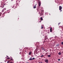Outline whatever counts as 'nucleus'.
<instances>
[{
  "instance_id": "obj_38",
  "label": "nucleus",
  "mask_w": 63,
  "mask_h": 63,
  "mask_svg": "<svg viewBox=\"0 0 63 63\" xmlns=\"http://www.w3.org/2000/svg\"><path fill=\"white\" fill-rule=\"evenodd\" d=\"M26 63H29L27 62Z\"/></svg>"
},
{
  "instance_id": "obj_42",
  "label": "nucleus",
  "mask_w": 63,
  "mask_h": 63,
  "mask_svg": "<svg viewBox=\"0 0 63 63\" xmlns=\"http://www.w3.org/2000/svg\"><path fill=\"white\" fill-rule=\"evenodd\" d=\"M21 59H22V58Z\"/></svg>"
},
{
  "instance_id": "obj_26",
  "label": "nucleus",
  "mask_w": 63,
  "mask_h": 63,
  "mask_svg": "<svg viewBox=\"0 0 63 63\" xmlns=\"http://www.w3.org/2000/svg\"><path fill=\"white\" fill-rule=\"evenodd\" d=\"M58 60L59 61H60V59H58Z\"/></svg>"
},
{
  "instance_id": "obj_32",
  "label": "nucleus",
  "mask_w": 63,
  "mask_h": 63,
  "mask_svg": "<svg viewBox=\"0 0 63 63\" xmlns=\"http://www.w3.org/2000/svg\"><path fill=\"white\" fill-rule=\"evenodd\" d=\"M62 10H61L60 12H62Z\"/></svg>"
},
{
  "instance_id": "obj_14",
  "label": "nucleus",
  "mask_w": 63,
  "mask_h": 63,
  "mask_svg": "<svg viewBox=\"0 0 63 63\" xmlns=\"http://www.w3.org/2000/svg\"><path fill=\"white\" fill-rule=\"evenodd\" d=\"M37 12H40V10H39V9H37Z\"/></svg>"
},
{
  "instance_id": "obj_28",
  "label": "nucleus",
  "mask_w": 63,
  "mask_h": 63,
  "mask_svg": "<svg viewBox=\"0 0 63 63\" xmlns=\"http://www.w3.org/2000/svg\"><path fill=\"white\" fill-rule=\"evenodd\" d=\"M14 6H13L12 7V8H14Z\"/></svg>"
},
{
  "instance_id": "obj_40",
  "label": "nucleus",
  "mask_w": 63,
  "mask_h": 63,
  "mask_svg": "<svg viewBox=\"0 0 63 63\" xmlns=\"http://www.w3.org/2000/svg\"><path fill=\"white\" fill-rule=\"evenodd\" d=\"M59 27V28H60V27Z\"/></svg>"
},
{
  "instance_id": "obj_11",
  "label": "nucleus",
  "mask_w": 63,
  "mask_h": 63,
  "mask_svg": "<svg viewBox=\"0 0 63 63\" xmlns=\"http://www.w3.org/2000/svg\"><path fill=\"white\" fill-rule=\"evenodd\" d=\"M59 46V44H57L56 45V46H57L58 47V46Z\"/></svg>"
},
{
  "instance_id": "obj_27",
  "label": "nucleus",
  "mask_w": 63,
  "mask_h": 63,
  "mask_svg": "<svg viewBox=\"0 0 63 63\" xmlns=\"http://www.w3.org/2000/svg\"><path fill=\"white\" fill-rule=\"evenodd\" d=\"M46 39H48V38H47V37L46 38Z\"/></svg>"
},
{
  "instance_id": "obj_23",
  "label": "nucleus",
  "mask_w": 63,
  "mask_h": 63,
  "mask_svg": "<svg viewBox=\"0 0 63 63\" xmlns=\"http://www.w3.org/2000/svg\"><path fill=\"white\" fill-rule=\"evenodd\" d=\"M7 59H10V58H7Z\"/></svg>"
},
{
  "instance_id": "obj_13",
  "label": "nucleus",
  "mask_w": 63,
  "mask_h": 63,
  "mask_svg": "<svg viewBox=\"0 0 63 63\" xmlns=\"http://www.w3.org/2000/svg\"><path fill=\"white\" fill-rule=\"evenodd\" d=\"M58 54H59V55H61V52H59L58 53Z\"/></svg>"
},
{
  "instance_id": "obj_16",
  "label": "nucleus",
  "mask_w": 63,
  "mask_h": 63,
  "mask_svg": "<svg viewBox=\"0 0 63 63\" xmlns=\"http://www.w3.org/2000/svg\"><path fill=\"white\" fill-rule=\"evenodd\" d=\"M0 7H1L2 8H3V6H0Z\"/></svg>"
},
{
  "instance_id": "obj_18",
  "label": "nucleus",
  "mask_w": 63,
  "mask_h": 63,
  "mask_svg": "<svg viewBox=\"0 0 63 63\" xmlns=\"http://www.w3.org/2000/svg\"><path fill=\"white\" fill-rule=\"evenodd\" d=\"M11 60H12V61H13V59H12V58H11Z\"/></svg>"
},
{
  "instance_id": "obj_43",
  "label": "nucleus",
  "mask_w": 63,
  "mask_h": 63,
  "mask_svg": "<svg viewBox=\"0 0 63 63\" xmlns=\"http://www.w3.org/2000/svg\"><path fill=\"white\" fill-rule=\"evenodd\" d=\"M49 14V15H50V14Z\"/></svg>"
},
{
  "instance_id": "obj_20",
  "label": "nucleus",
  "mask_w": 63,
  "mask_h": 63,
  "mask_svg": "<svg viewBox=\"0 0 63 63\" xmlns=\"http://www.w3.org/2000/svg\"><path fill=\"white\" fill-rule=\"evenodd\" d=\"M11 61V60H9L8 61V62H10V61Z\"/></svg>"
},
{
  "instance_id": "obj_3",
  "label": "nucleus",
  "mask_w": 63,
  "mask_h": 63,
  "mask_svg": "<svg viewBox=\"0 0 63 63\" xmlns=\"http://www.w3.org/2000/svg\"><path fill=\"white\" fill-rule=\"evenodd\" d=\"M37 5V4H36V5H35V6H33V9H36V6H36Z\"/></svg>"
},
{
  "instance_id": "obj_30",
  "label": "nucleus",
  "mask_w": 63,
  "mask_h": 63,
  "mask_svg": "<svg viewBox=\"0 0 63 63\" xmlns=\"http://www.w3.org/2000/svg\"><path fill=\"white\" fill-rule=\"evenodd\" d=\"M1 13H0V16H1Z\"/></svg>"
},
{
  "instance_id": "obj_24",
  "label": "nucleus",
  "mask_w": 63,
  "mask_h": 63,
  "mask_svg": "<svg viewBox=\"0 0 63 63\" xmlns=\"http://www.w3.org/2000/svg\"><path fill=\"white\" fill-rule=\"evenodd\" d=\"M60 23H58V25H59V24H60Z\"/></svg>"
},
{
  "instance_id": "obj_39",
  "label": "nucleus",
  "mask_w": 63,
  "mask_h": 63,
  "mask_svg": "<svg viewBox=\"0 0 63 63\" xmlns=\"http://www.w3.org/2000/svg\"><path fill=\"white\" fill-rule=\"evenodd\" d=\"M42 26H43V25H42L41 26V27H42Z\"/></svg>"
},
{
  "instance_id": "obj_36",
  "label": "nucleus",
  "mask_w": 63,
  "mask_h": 63,
  "mask_svg": "<svg viewBox=\"0 0 63 63\" xmlns=\"http://www.w3.org/2000/svg\"><path fill=\"white\" fill-rule=\"evenodd\" d=\"M39 22H41V21H39Z\"/></svg>"
},
{
  "instance_id": "obj_1",
  "label": "nucleus",
  "mask_w": 63,
  "mask_h": 63,
  "mask_svg": "<svg viewBox=\"0 0 63 63\" xmlns=\"http://www.w3.org/2000/svg\"><path fill=\"white\" fill-rule=\"evenodd\" d=\"M62 7L61 6H59V10L61 11V10H62Z\"/></svg>"
},
{
  "instance_id": "obj_9",
  "label": "nucleus",
  "mask_w": 63,
  "mask_h": 63,
  "mask_svg": "<svg viewBox=\"0 0 63 63\" xmlns=\"http://www.w3.org/2000/svg\"><path fill=\"white\" fill-rule=\"evenodd\" d=\"M40 19L41 21H42L43 20V18L42 17H40Z\"/></svg>"
},
{
  "instance_id": "obj_2",
  "label": "nucleus",
  "mask_w": 63,
  "mask_h": 63,
  "mask_svg": "<svg viewBox=\"0 0 63 63\" xmlns=\"http://www.w3.org/2000/svg\"><path fill=\"white\" fill-rule=\"evenodd\" d=\"M1 5H3V6H4V5H6V3H5V2L2 3L1 4Z\"/></svg>"
},
{
  "instance_id": "obj_7",
  "label": "nucleus",
  "mask_w": 63,
  "mask_h": 63,
  "mask_svg": "<svg viewBox=\"0 0 63 63\" xmlns=\"http://www.w3.org/2000/svg\"><path fill=\"white\" fill-rule=\"evenodd\" d=\"M39 7H40V6H41V2H39Z\"/></svg>"
},
{
  "instance_id": "obj_25",
  "label": "nucleus",
  "mask_w": 63,
  "mask_h": 63,
  "mask_svg": "<svg viewBox=\"0 0 63 63\" xmlns=\"http://www.w3.org/2000/svg\"><path fill=\"white\" fill-rule=\"evenodd\" d=\"M61 44H62V45H63V42H62Z\"/></svg>"
},
{
  "instance_id": "obj_4",
  "label": "nucleus",
  "mask_w": 63,
  "mask_h": 63,
  "mask_svg": "<svg viewBox=\"0 0 63 63\" xmlns=\"http://www.w3.org/2000/svg\"><path fill=\"white\" fill-rule=\"evenodd\" d=\"M39 14H40V16H42V15H43V13L42 12H39Z\"/></svg>"
},
{
  "instance_id": "obj_8",
  "label": "nucleus",
  "mask_w": 63,
  "mask_h": 63,
  "mask_svg": "<svg viewBox=\"0 0 63 63\" xmlns=\"http://www.w3.org/2000/svg\"><path fill=\"white\" fill-rule=\"evenodd\" d=\"M29 60H33V59L32 57H31L30 59H29Z\"/></svg>"
},
{
  "instance_id": "obj_44",
  "label": "nucleus",
  "mask_w": 63,
  "mask_h": 63,
  "mask_svg": "<svg viewBox=\"0 0 63 63\" xmlns=\"http://www.w3.org/2000/svg\"><path fill=\"white\" fill-rule=\"evenodd\" d=\"M7 57H8V56H7Z\"/></svg>"
},
{
  "instance_id": "obj_31",
  "label": "nucleus",
  "mask_w": 63,
  "mask_h": 63,
  "mask_svg": "<svg viewBox=\"0 0 63 63\" xmlns=\"http://www.w3.org/2000/svg\"><path fill=\"white\" fill-rule=\"evenodd\" d=\"M20 54H21V52H20V53H19Z\"/></svg>"
},
{
  "instance_id": "obj_37",
  "label": "nucleus",
  "mask_w": 63,
  "mask_h": 63,
  "mask_svg": "<svg viewBox=\"0 0 63 63\" xmlns=\"http://www.w3.org/2000/svg\"><path fill=\"white\" fill-rule=\"evenodd\" d=\"M6 0H3V1H5Z\"/></svg>"
},
{
  "instance_id": "obj_6",
  "label": "nucleus",
  "mask_w": 63,
  "mask_h": 63,
  "mask_svg": "<svg viewBox=\"0 0 63 63\" xmlns=\"http://www.w3.org/2000/svg\"><path fill=\"white\" fill-rule=\"evenodd\" d=\"M50 32H52V28H51L50 29Z\"/></svg>"
},
{
  "instance_id": "obj_21",
  "label": "nucleus",
  "mask_w": 63,
  "mask_h": 63,
  "mask_svg": "<svg viewBox=\"0 0 63 63\" xmlns=\"http://www.w3.org/2000/svg\"><path fill=\"white\" fill-rule=\"evenodd\" d=\"M32 60H34V59H35V58H32Z\"/></svg>"
},
{
  "instance_id": "obj_17",
  "label": "nucleus",
  "mask_w": 63,
  "mask_h": 63,
  "mask_svg": "<svg viewBox=\"0 0 63 63\" xmlns=\"http://www.w3.org/2000/svg\"><path fill=\"white\" fill-rule=\"evenodd\" d=\"M42 49L44 50V47H42Z\"/></svg>"
},
{
  "instance_id": "obj_35",
  "label": "nucleus",
  "mask_w": 63,
  "mask_h": 63,
  "mask_svg": "<svg viewBox=\"0 0 63 63\" xmlns=\"http://www.w3.org/2000/svg\"><path fill=\"white\" fill-rule=\"evenodd\" d=\"M39 63H43L42 62H41V63L39 62Z\"/></svg>"
},
{
  "instance_id": "obj_29",
  "label": "nucleus",
  "mask_w": 63,
  "mask_h": 63,
  "mask_svg": "<svg viewBox=\"0 0 63 63\" xmlns=\"http://www.w3.org/2000/svg\"><path fill=\"white\" fill-rule=\"evenodd\" d=\"M4 11L3 10L2 11V12H4Z\"/></svg>"
},
{
  "instance_id": "obj_22",
  "label": "nucleus",
  "mask_w": 63,
  "mask_h": 63,
  "mask_svg": "<svg viewBox=\"0 0 63 63\" xmlns=\"http://www.w3.org/2000/svg\"><path fill=\"white\" fill-rule=\"evenodd\" d=\"M43 28H44V27H41V29H43Z\"/></svg>"
},
{
  "instance_id": "obj_41",
  "label": "nucleus",
  "mask_w": 63,
  "mask_h": 63,
  "mask_svg": "<svg viewBox=\"0 0 63 63\" xmlns=\"http://www.w3.org/2000/svg\"><path fill=\"white\" fill-rule=\"evenodd\" d=\"M5 62H6V61H5Z\"/></svg>"
},
{
  "instance_id": "obj_45",
  "label": "nucleus",
  "mask_w": 63,
  "mask_h": 63,
  "mask_svg": "<svg viewBox=\"0 0 63 63\" xmlns=\"http://www.w3.org/2000/svg\"><path fill=\"white\" fill-rule=\"evenodd\" d=\"M11 58H12V57H11Z\"/></svg>"
},
{
  "instance_id": "obj_19",
  "label": "nucleus",
  "mask_w": 63,
  "mask_h": 63,
  "mask_svg": "<svg viewBox=\"0 0 63 63\" xmlns=\"http://www.w3.org/2000/svg\"><path fill=\"white\" fill-rule=\"evenodd\" d=\"M6 10V8H4V9H3V11H5V10Z\"/></svg>"
},
{
  "instance_id": "obj_33",
  "label": "nucleus",
  "mask_w": 63,
  "mask_h": 63,
  "mask_svg": "<svg viewBox=\"0 0 63 63\" xmlns=\"http://www.w3.org/2000/svg\"><path fill=\"white\" fill-rule=\"evenodd\" d=\"M45 37H46H46H47V36H45Z\"/></svg>"
},
{
  "instance_id": "obj_10",
  "label": "nucleus",
  "mask_w": 63,
  "mask_h": 63,
  "mask_svg": "<svg viewBox=\"0 0 63 63\" xmlns=\"http://www.w3.org/2000/svg\"><path fill=\"white\" fill-rule=\"evenodd\" d=\"M48 57H51V54H50L49 55H48Z\"/></svg>"
},
{
  "instance_id": "obj_34",
  "label": "nucleus",
  "mask_w": 63,
  "mask_h": 63,
  "mask_svg": "<svg viewBox=\"0 0 63 63\" xmlns=\"http://www.w3.org/2000/svg\"><path fill=\"white\" fill-rule=\"evenodd\" d=\"M8 62H9V61H8V62H7V63H8Z\"/></svg>"
},
{
  "instance_id": "obj_12",
  "label": "nucleus",
  "mask_w": 63,
  "mask_h": 63,
  "mask_svg": "<svg viewBox=\"0 0 63 63\" xmlns=\"http://www.w3.org/2000/svg\"><path fill=\"white\" fill-rule=\"evenodd\" d=\"M29 55H31V52H29Z\"/></svg>"
},
{
  "instance_id": "obj_15",
  "label": "nucleus",
  "mask_w": 63,
  "mask_h": 63,
  "mask_svg": "<svg viewBox=\"0 0 63 63\" xmlns=\"http://www.w3.org/2000/svg\"><path fill=\"white\" fill-rule=\"evenodd\" d=\"M44 56L43 55H42L41 56V57H44Z\"/></svg>"
},
{
  "instance_id": "obj_5",
  "label": "nucleus",
  "mask_w": 63,
  "mask_h": 63,
  "mask_svg": "<svg viewBox=\"0 0 63 63\" xmlns=\"http://www.w3.org/2000/svg\"><path fill=\"white\" fill-rule=\"evenodd\" d=\"M45 61L46 62H47L48 61V60L47 59L45 60Z\"/></svg>"
}]
</instances>
